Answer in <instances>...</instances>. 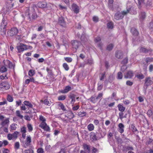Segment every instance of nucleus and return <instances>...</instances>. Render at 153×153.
Instances as JSON below:
<instances>
[{
	"instance_id": "58836bf2",
	"label": "nucleus",
	"mask_w": 153,
	"mask_h": 153,
	"mask_svg": "<svg viewBox=\"0 0 153 153\" xmlns=\"http://www.w3.org/2000/svg\"><path fill=\"white\" fill-rule=\"evenodd\" d=\"M27 127L29 132H30L33 130V127L31 124H28L27 125Z\"/></svg>"
},
{
	"instance_id": "f257e3e1",
	"label": "nucleus",
	"mask_w": 153,
	"mask_h": 153,
	"mask_svg": "<svg viewBox=\"0 0 153 153\" xmlns=\"http://www.w3.org/2000/svg\"><path fill=\"white\" fill-rule=\"evenodd\" d=\"M130 9H127L126 11H123L122 13L118 12L116 13L114 16V18L117 20L122 19L125 15L128 13L130 11Z\"/></svg>"
},
{
	"instance_id": "a19ab883",
	"label": "nucleus",
	"mask_w": 153,
	"mask_h": 153,
	"mask_svg": "<svg viewBox=\"0 0 153 153\" xmlns=\"http://www.w3.org/2000/svg\"><path fill=\"white\" fill-rule=\"evenodd\" d=\"M39 120L41 122H45L46 121V119L43 116L40 115L39 116Z\"/></svg>"
},
{
	"instance_id": "7ed1b4c3",
	"label": "nucleus",
	"mask_w": 153,
	"mask_h": 153,
	"mask_svg": "<svg viewBox=\"0 0 153 153\" xmlns=\"http://www.w3.org/2000/svg\"><path fill=\"white\" fill-rule=\"evenodd\" d=\"M7 25V22L6 20L3 19L1 24L0 27V31L2 35H5L6 32V27Z\"/></svg>"
},
{
	"instance_id": "2eb2a0df",
	"label": "nucleus",
	"mask_w": 153,
	"mask_h": 153,
	"mask_svg": "<svg viewBox=\"0 0 153 153\" xmlns=\"http://www.w3.org/2000/svg\"><path fill=\"white\" fill-rule=\"evenodd\" d=\"M71 89V86L68 85L66 86L65 88L61 90L60 92L62 94H65L68 93Z\"/></svg>"
},
{
	"instance_id": "2f4dec72",
	"label": "nucleus",
	"mask_w": 153,
	"mask_h": 153,
	"mask_svg": "<svg viewBox=\"0 0 153 153\" xmlns=\"http://www.w3.org/2000/svg\"><path fill=\"white\" fill-rule=\"evenodd\" d=\"M35 74V71L33 70H30L28 72V75L30 77L33 76Z\"/></svg>"
},
{
	"instance_id": "4be33fe9",
	"label": "nucleus",
	"mask_w": 153,
	"mask_h": 153,
	"mask_svg": "<svg viewBox=\"0 0 153 153\" xmlns=\"http://www.w3.org/2000/svg\"><path fill=\"white\" fill-rule=\"evenodd\" d=\"M146 16V13L144 12H141L140 13L139 17L140 20H143L144 19H145Z\"/></svg>"
},
{
	"instance_id": "13d9d810",
	"label": "nucleus",
	"mask_w": 153,
	"mask_h": 153,
	"mask_svg": "<svg viewBox=\"0 0 153 153\" xmlns=\"http://www.w3.org/2000/svg\"><path fill=\"white\" fill-rule=\"evenodd\" d=\"M128 62V59L127 58H125L122 62L121 63L123 64H125L127 63Z\"/></svg>"
},
{
	"instance_id": "6e6552de",
	"label": "nucleus",
	"mask_w": 153,
	"mask_h": 153,
	"mask_svg": "<svg viewBox=\"0 0 153 153\" xmlns=\"http://www.w3.org/2000/svg\"><path fill=\"white\" fill-rule=\"evenodd\" d=\"M145 82L144 84V88L146 89L147 87L152 85L153 83L152 80L150 77H149L146 78Z\"/></svg>"
},
{
	"instance_id": "423d86ee",
	"label": "nucleus",
	"mask_w": 153,
	"mask_h": 153,
	"mask_svg": "<svg viewBox=\"0 0 153 153\" xmlns=\"http://www.w3.org/2000/svg\"><path fill=\"white\" fill-rule=\"evenodd\" d=\"M10 88V85L7 82H2L0 84V90H4L9 89Z\"/></svg>"
},
{
	"instance_id": "de8ad7c7",
	"label": "nucleus",
	"mask_w": 153,
	"mask_h": 153,
	"mask_svg": "<svg viewBox=\"0 0 153 153\" xmlns=\"http://www.w3.org/2000/svg\"><path fill=\"white\" fill-rule=\"evenodd\" d=\"M64 59L65 60L68 62H71L72 61V59L71 57H65Z\"/></svg>"
},
{
	"instance_id": "393cba45",
	"label": "nucleus",
	"mask_w": 153,
	"mask_h": 153,
	"mask_svg": "<svg viewBox=\"0 0 153 153\" xmlns=\"http://www.w3.org/2000/svg\"><path fill=\"white\" fill-rule=\"evenodd\" d=\"M131 33L134 35L137 36L138 34V32L137 30L134 28H132L131 29Z\"/></svg>"
},
{
	"instance_id": "3c124183",
	"label": "nucleus",
	"mask_w": 153,
	"mask_h": 153,
	"mask_svg": "<svg viewBox=\"0 0 153 153\" xmlns=\"http://www.w3.org/2000/svg\"><path fill=\"white\" fill-rule=\"evenodd\" d=\"M37 153H43L44 149L42 148H39L37 150Z\"/></svg>"
},
{
	"instance_id": "c03bdc74",
	"label": "nucleus",
	"mask_w": 153,
	"mask_h": 153,
	"mask_svg": "<svg viewBox=\"0 0 153 153\" xmlns=\"http://www.w3.org/2000/svg\"><path fill=\"white\" fill-rule=\"evenodd\" d=\"M146 61L147 63L153 62V58L148 57L146 58Z\"/></svg>"
},
{
	"instance_id": "cd10ccee",
	"label": "nucleus",
	"mask_w": 153,
	"mask_h": 153,
	"mask_svg": "<svg viewBox=\"0 0 153 153\" xmlns=\"http://www.w3.org/2000/svg\"><path fill=\"white\" fill-rule=\"evenodd\" d=\"M86 114V112L84 111H80L78 113L77 115L80 117H82L85 116Z\"/></svg>"
},
{
	"instance_id": "338daca9",
	"label": "nucleus",
	"mask_w": 153,
	"mask_h": 153,
	"mask_svg": "<svg viewBox=\"0 0 153 153\" xmlns=\"http://www.w3.org/2000/svg\"><path fill=\"white\" fill-rule=\"evenodd\" d=\"M44 103L45 104H46L48 105L49 106L50 105V103L48 101V100H44Z\"/></svg>"
},
{
	"instance_id": "9d476101",
	"label": "nucleus",
	"mask_w": 153,
	"mask_h": 153,
	"mask_svg": "<svg viewBox=\"0 0 153 153\" xmlns=\"http://www.w3.org/2000/svg\"><path fill=\"white\" fill-rule=\"evenodd\" d=\"M58 23L61 26L65 27L66 26V23L64 18L62 17H60L58 19Z\"/></svg>"
},
{
	"instance_id": "49530a36",
	"label": "nucleus",
	"mask_w": 153,
	"mask_h": 153,
	"mask_svg": "<svg viewBox=\"0 0 153 153\" xmlns=\"http://www.w3.org/2000/svg\"><path fill=\"white\" fill-rule=\"evenodd\" d=\"M140 52H143L145 53H147L148 52V50L146 48H141L140 49Z\"/></svg>"
},
{
	"instance_id": "774afa93",
	"label": "nucleus",
	"mask_w": 153,
	"mask_h": 153,
	"mask_svg": "<svg viewBox=\"0 0 153 153\" xmlns=\"http://www.w3.org/2000/svg\"><path fill=\"white\" fill-rule=\"evenodd\" d=\"M26 153H33V151L31 149L27 150H26Z\"/></svg>"
},
{
	"instance_id": "69168bd1",
	"label": "nucleus",
	"mask_w": 153,
	"mask_h": 153,
	"mask_svg": "<svg viewBox=\"0 0 153 153\" xmlns=\"http://www.w3.org/2000/svg\"><path fill=\"white\" fill-rule=\"evenodd\" d=\"M7 137L8 139L9 140H10L13 139V138L12 137L11 134H8L7 135Z\"/></svg>"
},
{
	"instance_id": "c9c22d12",
	"label": "nucleus",
	"mask_w": 153,
	"mask_h": 153,
	"mask_svg": "<svg viewBox=\"0 0 153 153\" xmlns=\"http://www.w3.org/2000/svg\"><path fill=\"white\" fill-rule=\"evenodd\" d=\"M138 7L140 8L142 5L144 4V0H138Z\"/></svg>"
},
{
	"instance_id": "1a4fd4ad",
	"label": "nucleus",
	"mask_w": 153,
	"mask_h": 153,
	"mask_svg": "<svg viewBox=\"0 0 153 153\" xmlns=\"http://www.w3.org/2000/svg\"><path fill=\"white\" fill-rule=\"evenodd\" d=\"M71 43L72 48L75 49L76 50L81 45L80 42L76 40L72 41Z\"/></svg>"
},
{
	"instance_id": "603ef678",
	"label": "nucleus",
	"mask_w": 153,
	"mask_h": 153,
	"mask_svg": "<svg viewBox=\"0 0 153 153\" xmlns=\"http://www.w3.org/2000/svg\"><path fill=\"white\" fill-rule=\"evenodd\" d=\"M20 145L19 142H16L15 144V148L16 149H18L19 148Z\"/></svg>"
},
{
	"instance_id": "a878e982",
	"label": "nucleus",
	"mask_w": 153,
	"mask_h": 153,
	"mask_svg": "<svg viewBox=\"0 0 153 153\" xmlns=\"http://www.w3.org/2000/svg\"><path fill=\"white\" fill-rule=\"evenodd\" d=\"M24 104L25 105L30 108H33V105L28 101H24Z\"/></svg>"
},
{
	"instance_id": "5fc2aeb1",
	"label": "nucleus",
	"mask_w": 153,
	"mask_h": 153,
	"mask_svg": "<svg viewBox=\"0 0 153 153\" xmlns=\"http://www.w3.org/2000/svg\"><path fill=\"white\" fill-rule=\"evenodd\" d=\"M127 68V67L125 65H123L122 66L121 68V71L123 72L125 70H126Z\"/></svg>"
},
{
	"instance_id": "20e7f679",
	"label": "nucleus",
	"mask_w": 153,
	"mask_h": 153,
	"mask_svg": "<svg viewBox=\"0 0 153 153\" xmlns=\"http://www.w3.org/2000/svg\"><path fill=\"white\" fill-rule=\"evenodd\" d=\"M18 32L17 28L13 27L8 30L7 34L8 36H13L16 35Z\"/></svg>"
},
{
	"instance_id": "e433bc0d",
	"label": "nucleus",
	"mask_w": 153,
	"mask_h": 153,
	"mask_svg": "<svg viewBox=\"0 0 153 153\" xmlns=\"http://www.w3.org/2000/svg\"><path fill=\"white\" fill-rule=\"evenodd\" d=\"M16 116L22 119L23 118V116L20 114V112L19 110H17L16 111Z\"/></svg>"
},
{
	"instance_id": "5701e85b",
	"label": "nucleus",
	"mask_w": 153,
	"mask_h": 153,
	"mask_svg": "<svg viewBox=\"0 0 153 153\" xmlns=\"http://www.w3.org/2000/svg\"><path fill=\"white\" fill-rule=\"evenodd\" d=\"M67 117L69 119H71L74 117V115L71 111L69 112L67 114Z\"/></svg>"
},
{
	"instance_id": "6e6d98bb",
	"label": "nucleus",
	"mask_w": 153,
	"mask_h": 153,
	"mask_svg": "<svg viewBox=\"0 0 153 153\" xmlns=\"http://www.w3.org/2000/svg\"><path fill=\"white\" fill-rule=\"evenodd\" d=\"M103 94L102 93H100L96 97V99L97 100L99 99H101L102 98Z\"/></svg>"
},
{
	"instance_id": "bb28decb",
	"label": "nucleus",
	"mask_w": 153,
	"mask_h": 153,
	"mask_svg": "<svg viewBox=\"0 0 153 153\" xmlns=\"http://www.w3.org/2000/svg\"><path fill=\"white\" fill-rule=\"evenodd\" d=\"M118 108L119 111L121 112L124 111L125 109V107H123L121 105L119 104L118 105Z\"/></svg>"
},
{
	"instance_id": "a211bd4d",
	"label": "nucleus",
	"mask_w": 153,
	"mask_h": 153,
	"mask_svg": "<svg viewBox=\"0 0 153 153\" xmlns=\"http://www.w3.org/2000/svg\"><path fill=\"white\" fill-rule=\"evenodd\" d=\"M118 131L120 133L122 134L124 131V125L122 123H120L118 125Z\"/></svg>"
},
{
	"instance_id": "4d7b16f0",
	"label": "nucleus",
	"mask_w": 153,
	"mask_h": 153,
	"mask_svg": "<svg viewBox=\"0 0 153 153\" xmlns=\"http://www.w3.org/2000/svg\"><path fill=\"white\" fill-rule=\"evenodd\" d=\"M79 105H75L72 108V109L74 111H76L79 108Z\"/></svg>"
},
{
	"instance_id": "052dcab7",
	"label": "nucleus",
	"mask_w": 153,
	"mask_h": 153,
	"mask_svg": "<svg viewBox=\"0 0 153 153\" xmlns=\"http://www.w3.org/2000/svg\"><path fill=\"white\" fill-rule=\"evenodd\" d=\"M98 89L99 90H101L103 87L102 85V84H101V83H100V82H98Z\"/></svg>"
},
{
	"instance_id": "e2e57ef3",
	"label": "nucleus",
	"mask_w": 153,
	"mask_h": 153,
	"mask_svg": "<svg viewBox=\"0 0 153 153\" xmlns=\"http://www.w3.org/2000/svg\"><path fill=\"white\" fill-rule=\"evenodd\" d=\"M16 106H17V107L18 106L21 105V104L22 103L21 101L20 100H19L18 101H16Z\"/></svg>"
},
{
	"instance_id": "4c0bfd02",
	"label": "nucleus",
	"mask_w": 153,
	"mask_h": 153,
	"mask_svg": "<svg viewBox=\"0 0 153 153\" xmlns=\"http://www.w3.org/2000/svg\"><path fill=\"white\" fill-rule=\"evenodd\" d=\"M17 124L16 123H13L10 125V127L11 130H16L17 127L16 126Z\"/></svg>"
},
{
	"instance_id": "9b49d317",
	"label": "nucleus",
	"mask_w": 153,
	"mask_h": 153,
	"mask_svg": "<svg viewBox=\"0 0 153 153\" xmlns=\"http://www.w3.org/2000/svg\"><path fill=\"white\" fill-rule=\"evenodd\" d=\"M101 40V38L100 37H97L94 39V41L97 44V45L100 49L102 45V44L100 42Z\"/></svg>"
},
{
	"instance_id": "c85d7f7f",
	"label": "nucleus",
	"mask_w": 153,
	"mask_h": 153,
	"mask_svg": "<svg viewBox=\"0 0 153 153\" xmlns=\"http://www.w3.org/2000/svg\"><path fill=\"white\" fill-rule=\"evenodd\" d=\"M66 97L65 95H62L59 96L58 97V100L59 101H63L65 100Z\"/></svg>"
},
{
	"instance_id": "8fccbe9b",
	"label": "nucleus",
	"mask_w": 153,
	"mask_h": 153,
	"mask_svg": "<svg viewBox=\"0 0 153 153\" xmlns=\"http://www.w3.org/2000/svg\"><path fill=\"white\" fill-rule=\"evenodd\" d=\"M21 132L22 133H26V128L25 127H23L21 128Z\"/></svg>"
},
{
	"instance_id": "b1692460",
	"label": "nucleus",
	"mask_w": 153,
	"mask_h": 153,
	"mask_svg": "<svg viewBox=\"0 0 153 153\" xmlns=\"http://www.w3.org/2000/svg\"><path fill=\"white\" fill-rule=\"evenodd\" d=\"M94 126L93 124L91 123L89 124L87 126V128L89 131H91L93 130L94 129Z\"/></svg>"
},
{
	"instance_id": "412c9836",
	"label": "nucleus",
	"mask_w": 153,
	"mask_h": 153,
	"mask_svg": "<svg viewBox=\"0 0 153 153\" xmlns=\"http://www.w3.org/2000/svg\"><path fill=\"white\" fill-rule=\"evenodd\" d=\"M9 118H8L5 119L1 123V125L3 126L8 125L9 123Z\"/></svg>"
},
{
	"instance_id": "0eeeda50",
	"label": "nucleus",
	"mask_w": 153,
	"mask_h": 153,
	"mask_svg": "<svg viewBox=\"0 0 153 153\" xmlns=\"http://www.w3.org/2000/svg\"><path fill=\"white\" fill-rule=\"evenodd\" d=\"M39 126L41 128L44 129L46 131H50V128L47 125L46 121L41 122Z\"/></svg>"
},
{
	"instance_id": "c756f323",
	"label": "nucleus",
	"mask_w": 153,
	"mask_h": 153,
	"mask_svg": "<svg viewBox=\"0 0 153 153\" xmlns=\"http://www.w3.org/2000/svg\"><path fill=\"white\" fill-rule=\"evenodd\" d=\"M19 134V132L17 131H15L13 133L11 134L12 137L13 139H16L18 137Z\"/></svg>"
},
{
	"instance_id": "37998d69",
	"label": "nucleus",
	"mask_w": 153,
	"mask_h": 153,
	"mask_svg": "<svg viewBox=\"0 0 153 153\" xmlns=\"http://www.w3.org/2000/svg\"><path fill=\"white\" fill-rule=\"evenodd\" d=\"M63 66L66 71H68L69 69V67L68 64L66 63H64L63 64Z\"/></svg>"
},
{
	"instance_id": "0e129e2a",
	"label": "nucleus",
	"mask_w": 153,
	"mask_h": 153,
	"mask_svg": "<svg viewBox=\"0 0 153 153\" xmlns=\"http://www.w3.org/2000/svg\"><path fill=\"white\" fill-rule=\"evenodd\" d=\"M133 84L132 82L128 80L126 82V84L127 85L129 86H131Z\"/></svg>"
},
{
	"instance_id": "a18cd8bd",
	"label": "nucleus",
	"mask_w": 153,
	"mask_h": 153,
	"mask_svg": "<svg viewBox=\"0 0 153 153\" xmlns=\"http://www.w3.org/2000/svg\"><path fill=\"white\" fill-rule=\"evenodd\" d=\"M7 100L9 102H12L13 100V97L10 95L7 96Z\"/></svg>"
},
{
	"instance_id": "39448f33",
	"label": "nucleus",
	"mask_w": 153,
	"mask_h": 153,
	"mask_svg": "<svg viewBox=\"0 0 153 153\" xmlns=\"http://www.w3.org/2000/svg\"><path fill=\"white\" fill-rule=\"evenodd\" d=\"M18 51L19 53L23 52L24 50L28 49L27 45L22 43H19L17 46Z\"/></svg>"
},
{
	"instance_id": "864d4df0",
	"label": "nucleus",
	"mask_w": 153,
	"mask_h": 153,
	"mask_svg": "<svg viewBox=\"0 0 153 153\" xmlns=\"http://www.w3.org/2000/svg\"><path fill=\"white\" fill-rule=\"evenodd\" d=\"M105 72L101 74V75L100 76V80H103L105 76Z\"/></svg>"
},
{
	"instance_id": "f8f14e48",
	"label": "nucleus",
	"mask_w": 153,
	"mask_h": 153,
	"mask_svg": "<svg viewBox=\"0 0 153 153\" xmlns=\"http://www.w3.org/2000/svg\"><path fill=\"white\" fill-rule=\"evenodd\" d=\"M126 78H131L134 76V73L131 71H128L126 74L124 75Z\"/></svg>"
},
{
	"instance_id": "4468645a",
	"label": "nucleus",
	"mask_w": 153,
	"mask_h": 153,
	"mask_svg": "<svg viewBox=\"0 0 153 153\" xmlns=\"http://www.w3.org/2000/svg\"><path fill=\"white\" fill-rule=\"evenodd\" d=\"M76 95L74 94H71L68 96V97L71 100V103L72 105V106L74 105L76 101Z\"/></svg>"
},
{
	"instance_id": "680f3d73",
	"label": "nucleus",
	"mask_w": 153,
	"mask_h": 153,
	"mask_svg": "<svg viewBox=\"0 0 153 153\" xmlns=\"http://www.w3.org/2000/svg\"><path fill=\"white\" fill-rule=\"evenodd\" d=\"M147 114L149 117L151 116L152 114V111L151 110H149L147 112Z\"/></svg>"
},
{
	"instance_id": "72a5a7b5",
	"label": "nucleus",
	"mask_w": 153,
	"mask_h": 153,
	"mask_svg": "<svg viewBox=\"0 0 153 153\" xmlns=\"http://www.w3.org/2000/svg\"><path fill=\"white\" fill-rule=\"evenodd\" d=\"M113 44H110L107 46L106 49L108 51H111L113 49Z\"/></svg>"
},
{
	"instance_id": "6ab92c4d",
	"label": "nucleus",
	"mask_w": 153,
	"mask_h": 153,
	"mask_svg": "<svg viewBox=\"0 0 153 153\" xmlns=\"http://www.w3.org/2000/svg\"><path fill=\"white\" fill-rule=\"evenodd\" d=\"M38 7L40 8H45L47 5V3L44 1L39 2L37 4Z\"/></svg>"
},
{
	"instance_id": "bf43d9fd",
	"label": "nucleus",
	"mask_w": 153,
	"mask_h": 153,
	"mask_svg": "<svg viewBox=\"0 0 153 153\" xmlns=\"http://www.w3.org/2000/svg\"><path fill=\"white\" fill-rule=\"evenodd\" d=\"M99 20V18L98 17L96 16H94L93 18V20L95 22H97Z\"/></svg>"
},
{
	"instance_id": "ddd939ff",
	"label": "nucleus",
	"mask_w": 153,
	"mask_h": 153,
	"mask_svg": "<svg viewBox=\"0 0 153 153\" xmlns=\"http://www.w3.org/2000/svg\"><path fill=\"white\" fill-rule=\"evenodd\" d=\"M4 65L10 68H14L13 64L8 60H7L4 62Z\"/></svg>"
},
{
	"instance_id": "f3484780",
	"label": "nucleus",
	"mask_w": 153,
	"mask_h": 153,
	"mask_svg": "<svg viewBox=\"0 0 153 153\" xmlns=\"http://www.w3.org/2000/svg\"><path fill=\"white\" fill-rule=\"evenodd\" d=\"M115 56L118 59H121L123 57V53L120 51H117L116 52Z\"/></svg>"
},
{
	"instance_id": "09e8293b",
	"label": "nucleus",
	"mask_w": 153,
	"mask_h": 153,
	"mask_svg": "<svg viewBox=\"0 0 153 153\" xmlns=\"http://www.w3.org/2000/svg\"><path fill=\"white\" fill-rule=\"evenodd\" d=\"M32 18L33 19H36L37 18L38 16L36 14V12L35 11H34L32 14V16H31Z\"/></svg>"
},
{
	"instance_id": "7c9ffc66",
	"label": "nucleus",
	"mask_w": 153,
	"mask_h": 153,
	"mask_svg": "<svg viewBox=\"0 0 153 153\" xmlns=\"http://www.w3.org/2000/svg\"><path fill=\"white\" fill-rule=\"evenodd\" d=\"M91 139L92 140H93L95 141L97 140V137L96 136L94 133H93L91 134L90 136Z\"/></svg>"
},
{
	"instance_id": "aec40b11",
	"label": "nucleus",
	"mask_w": 153,
	"mask_h": 153,
	"mask_svg": "<svg viewBox=\"0 0 153 153\" xmlns=\"http://www.w3.org/2000/svg\"><path fill=\"white\" fill-rule=\"evenodd\" d=\"M58 105L59 106V108H60L59 109H61L64 111H67L66 108L64 105L61 102H59Z\"/></svg>"
},
{
	"instance_id": "79ce46f5",
	"label": "nucleus",
	"mask_w": 153,
	"mask_h": 153,
	"mask_svg": "<svg viewBox=\"0 0 153 153\" xmlns=\"http://www.w3.org/2000/svg\"><path fill=\"white\" fill-rule=\"evenodd\" d=\"M123 75L122 73L119 72L117 73V78L118 79H121L123 77Z\"/></svg>"
},
{
	"instance_id": "ea45409f",
	"label": "nucleus",
	"mask_w": 153,
	"mask_h": 153,
	"mask_svg": "<svg viewBox=\"0 0 153 153\" xmlns=\"http://www.w3.org/2000/svg\"><path fill=\"white\" fill-rule=\"evenodd\" d=\"M90 100L92 102L94 103L97 101L98 100L96 99V97H92L90 98Z\"/></svg>"
},
{
	"instance_id": "f03ea898",
	"label": "nucleus",
	"mask_w": 153,
	"mask_h": 153,
	"mask_svg": "<svg viewBox=\"0 0 153 153\" xmlns=\"http://www.w3.org/2000/svg\"><path fill=\"white\" fill-rule=\"evenodd\" d=\"M31 137L29 135L27 137L26 139L22 142V145L25 148H27L30 146L31 143Z\"/></svg>"
},
{
	"instance_id": "dca6fc26",
	"label": "nucleus",
	"mask_w": 153,
	"mask_h": 153,
	"mask_svg": "<svg viewBox=\"0 0 153 153\" xmlns=\"http://www.w3.org/2000/svg\"><path fill=\"white\" fill-rule=\"evenodd\" d=\"M72 8L74 12L76 14L79 12V7L76 4H73L72 5Z\"/></svg>"
},
{
	"instance_id": "f704fd0d",
	"label": "nucleus",
	"mask_w": 153,
	"mask_h": 153,
	"mask_svg": "<svg viewBox=\"0 0 153 153\" xmlns=\"http://www.w3.org/2000/svg\"><path fill=\"white\" fill-rule=\"evenodd\" d=\"M107 26L108 28L112 29L113 27V23L112 22H108L107 24Z\"/></svg>"
},
{
	"instance_id": "473e14b6",
	"label": "nucleus",
	"mask_w": 153,
	"mask_h": 153,
	"mask_svg": "<svg viewBox=\"0 0 153 153\" xmlns=\"http://www.w3.org/2000/svg\"><path fill=\"white\" fill-rule=\"evenodd\" d=\"M6 66H3L0 69V71L1 73L7 71V68Z\"/></svg>"
}]
</instances>
